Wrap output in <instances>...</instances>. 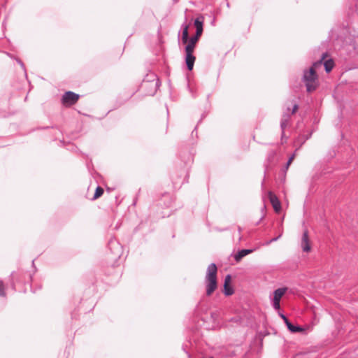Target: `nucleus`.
Instances as JSON below:
<instances>
[{
	"instance_id": "nucleus-1",
	"label": "nucleus",
	"mask_w": 358,
	"mask_h": 358,
	"mask_svg": "<svg viewBox=\"0 0 358 358\" xmlns=\"http://www.w3.org/2000/svg\"><path fill=\"white\" fill-rule=\"evenodd\" d=\"M324 58V55L319 61L315 62L308 71H304L303 81L305 82L308 92L314 91L317 87V76L315 73V69L322 65V59Z\"/></svg>"
},
{
	"instance_id": "nucleus-2",
	"label": "nucleus",
	"mask_w": 358,
	"mask_h": 358,
	"mask_svg": "<svg viewBox=\"0 0 358 358\" xmlns=\"http://www.w3.org/2000/svg\"><path fill=\"white\" fill-rule=\"evenodd\" d=\"M217 268L215 264L212 263L208 266L205 278L207 296H210L217 289Z\"/></svg>"
},
{
	"instance_id": "nucleus-3",
	"label": "nucleus",
	"mask_w": 358,
	"mask_h": 358,
	"mask_svg": "<svg viewBox=\"0 0 358 358\" xmlns=\"http://www.w3.org/2000/svg\"><path fill=\"white\" fill-rule=\"evenodd\" d=\"M199 37L192 36L188 39L187 45L185 46V63L189 71H192L194 67L195 62V57L193 55V52L196 46V43L199 41Z\"/></svg>"
},
{
	"instance_id": "nucleus-4",
	"label": "nucleus",
	"mask_w": 358,
	"mask_h": 358,
	"mask_svg": "<svg viewBox=\"0 0 358 358\" xmlns=\"http://www.w3.org/2000/svg\"><path fill=\"white\" fill-rule=\"evenodd\" d=\"M287 290V287H281L275 289L273 293V297H271L272 306L276 310H280V301L282 296L286 293Z\"/></svg>"
},
{
	"instance_id": "nucleus-5",
	"label": "nucleus",
	"mask_w": 358,
	"mask_h": 358,
	"mask_svg": "<svg viewBox=\"0 0 358 358\" xmlns=\"http://www.w3.org/2000/svg\"><path fill=\"white\" fill-rule=\"evenodd\" d=\"M79 99V95L69 91L66 92L63 96H62V103L65 105H73L75 103L77 102V101Z\"/></svg>"
},
{
	"instance_id": "nucleus-6",
	"label": "nucleus",
	"mask_w": 358,
	"mask_h": 358,
	"mask_svg": "<svg viewBox=\"0 0 358 358\" xmlns=\"http://www.w3.org/2000/svg\"><path fill=\"white\" fill-rule=\"evenodd\" d=\"M203 17L199 16L195 19L194 24L196 27V34L195 36L200 37L203 33Z\"/></svg>"
},
{
	"instance_id": "nucleus-7",
	"label": "nucleus",
	"mask_w": 358,
	"mask_h": 358,
	"mask_svg": "<svg viewBox=\"0 0 358 358\" xmlns=\"http://www.w3.org/2000/svg\"><path fill=\"white\" fill-rule=\"evenodd\" d=\"M301 246L302 248V250L303 252H309L310 250V246L309 243V239H308V231H304L302 238H301Z\"/></svg>"
},
{
	"instance_id": "nucleus-8",
	"label": "nucleus",
	"mask_w": 358,
	"mask_h": 358,
	"mask_svg": "<svg viewBox=\"0 0 358 358\" xmlns=\"http://www.w3.org/2000/svg\"><path fill=\"white\" fill-rule=\"evenodd\" d=\"M269 199L275 212H279L281 209L280 202L279 201L277 196L269 192Z\"/></svg>"
},
{
	"instance_id": "nucleus-9",
	"label": "nucleus",
	"mask_w": 358,
	"mask_h": 358,
	"mask_svg": "<svg viewBox=\"0 0 358 358\" xmlns=\"http://www.w3.org/2000/svg\"><path fill=\"white\" fill-rule=\"evenodd\" d=\"M255 250V249H243L240 251H238L234 256V259L236 262H238L241 260L243 257L253 252Z\"/></svg>"
},
{
	"instance_id": "nucleus-10",
	"label": "nucleus",
	"mask_w": 358,
	"mask_h": 358,
	"mask_svg": "<svg viewBox=\"0 0 358 358\" xmlns=\"http://www.w3.org/2000/svg\"><path fill=\"white\" fill-rule=\"evenodd\" d=\"M324 55V54L322 55V56ZM326 56V54H324V57ZM325 59V57L322 59V61ZM322 64H324V68H325V71L329 73L330 72L333 67H334V61L332 59H328V60H326L324 61V62H322Z\"/></svg>"
},
{
	"instance_id": "nucleus-11",
	"label": "nucleus",
	"mask_w": 358,
	"mask_h": 358,
	"mask_svg": "<svg viewBox=\"0 0 358 358\" xmlns=\"http://www.w3.org/2000/svg\"><path fill=\"white\" fill-rule=\"evenodd\" d=\"M183 30L182 34V42L184 44H186L189 39V34H188V29L189 26L187 24H183Z\"/></svg>"
},
{
	"instance_id": "nucleus-12",
	"label": "nucleus",
	"mask_w": 358,
	"mask_h": 358,
	"mask_svg": "<svg viewBox=\"0 0 358 358\" xmlns=\"http://www.w3.org/2000/svg\"><path fill=\"white\" fill-rule=\"evenodd\" d=\"M289 120V115L288 113H285L282 115V120L280 122V127L282 130V134L284 133V129H285V127H287V125L288 124Z\"/></svg>"
},
{
	"instance_id": "nucleus-13",
	"label": "nucleus",
	"mask_w": 358,
	"mask_h": 358,
	"mask_svg": "<svg viewBox=\"0 0 358 358\" xmlns=\"http://www.w3.org/2000/svg\"><path fill=\"white\" fill-rule=\"evenodd\" d=\"M288 329L293 333L300 332L303 331V329L299 326L293 325L290 322L286 324Z\"/></svg>"
},
{
	"instance_id": "nucleus-14",
	"label": "nucleus",
	"mask_w": 358,
	"mask_h": 358,
	"mask_svg": "<svg viewBox=\"0 0 358 358\" xmlns=\"http://www.w3.org/2000/svg\"><path fill=\"white\" fill-rule=\"evenodd\" d=\"M103 194V189L99 186H98L96 189L94 195L93 196V200H95L99 198Z\"/></svg>"
},
{
	"instance_id": "nucleus-15",
	"label": "nucleus",
	"mask_w": 358,
	"mask_h": 358,
	"mask_svg": "<svg viewBox=\"0 0 358 358\" xmlns=\"http://www.w3.org/2000/svg\"><path fill=\"white\" fill-rule=\"evenodd\" d=\"M224 292L225 295L229 296L234 293V291H233V289L231 287H230L229 285H227V287H225V285H224Z\"/></svg>"
},
{
	"instance_id": "nucleus-16",
	"label": "nucleus",
	"mask_w": 358,
	"mask_h": 358,
	"mask_svg": "<svg viewBox=\"0 0 358 358\" xmlns=\"http://www.w3.org/2000/svg\"><path fill=\"white\" fill-rule=\"evenodd\" d=\"M0 296H5L4 286L2 280H0Z\"/></svg>"
},
{
	"instance_id": "nucleus-17",
	"label": "nucleus",
	"mask_w": 358,
	"mask_h": 358,
	"mask_svg": "<svg viewBox=\"0 0 358 358\" xmlns=\"http://www.w3.org/2000/svg\"><path fill=\"white\" fill-rule=\"evenodd\" d=\"M230 281H231V275H227L225 277L224 285H225V287H227V285L229 284Z\"/></svg>"
},
{
	"instance_id": "nucleus-18",
	"label": "nucleus",
	"mask_w": 358,
	"mask_h": 358,
	"mask_svg": "<svg viewBox=\"0 0 358 358\" xmlns=\"http://www.w3.org/2000/svg\"><path fill=\"white\" fill-rule=\"evenodd\" d=\"M294 157H295V155L293 154L288 159L287 162V164H286V168L288 169L289 166L291 164L292 162L293 161V159H294Z\"/></svg>"
},
{
	"instance_id": "nucleus-19",
	"label": "nucleus",
	"mask_w": 358,
	"mask_h": 358,
	"mask_svg": "<svg viewBox=\"0 0 358 358\" xmlns=\"http://www.w3.org/2000/svg\"><path fill=\"white\" fill-rule=\"evenodd\" d=\"M281 235H282V234H280L278 237L271 239L269 241H268L266 243V245H268V244L271 243L272 242L276 241L281 236Z\"/></svg>"
},
{
	"instance_id": "nucleus-20",
	"label": "nucleus",
	"mask_w": 358,
	"mask_h": 358,
	"mask_svg": "<svg viewBox=\"0 0 358 358\" xmlns=\"http://www.w3.org/2000/svg\"><path fill=\"white\" fill-rule=\"evenodd\" d=\"M281 318L284 320L285 323L287 324V322H289V320L286 317L285 315H284L283 314H280Z\"/></svg>"
},
{
	"instance_id": "nucleus-21",
	"label": "nucleus",
	"mask_w": 358,
	"mask_h": 358,
	"mask_svg": "<svg viewBox=\"0 0 358 358\" xmlns=\"http://www.w3.org/2000/svg\"><path fill=\"white\" fill-rule=\"evenodd\" d=\"M298 109V105L297 104H294V106H293V109H292V113H294Z\"/></svg>"
},
{
	"instance_id": "nucleus-22",
	"label": "nucleus",
	"mask_w": 358,
	"mask_h": 358,
	"mask_svg": "<svg viewBox=\"0 0 358 358\" xmlns=\"http://www.w3.org/2000/svg\"><path fill=\"white\" fill-rule=\"evenodd\" d=\"M109 244H110V245H117V243H115V241H110Z\"/></svg>"
},
{
	"instance_id": "nucleus-23",
	"label": "nucleus",
	"mask_w": 358,
	"mask_h": 358,
	"mask_svg": "<svg viewBox=\"0 0 358 358\" xmlns=\"http://www.w3.org/2000/svg\"><path fill=\"white\" fill-rule=\"evenodd\" d=\"M17 62H18V63L21 65V66L24 68V64H23V63H22L21 61H20V60H18Z\"/></svg>"
},
{
	"instance_id": "nucleus-24",
	"label": "nucleus",
	"mask_w": 358,
	"mask_h": 358,
	"mask_svg": "<svg viewBox=\"0 0 358 358\" xmlns=\"http://www.w3.org/2000/svg\"><path fill=\"white\" fill-rule=\"evenodd\" d=\"M210 358H213V357H210Z\"/></svg>"
}]
</instances>
